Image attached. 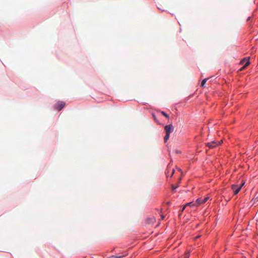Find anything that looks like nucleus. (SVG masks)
I'll list each match as a JSON object with an SVG mask.
<instances>
[{"label":"nucleus","instance_id":"nucleus-20","mask_svg":"<svg viewBox=\"0 0 258 258\" xmlns=\"http://www.w3.org/2000/svg\"><path fill=\"white\" fill-rule=\"evenodd\" d=\"M181 178H180L179 179V180H178V181H179V182H180V180H181Z\"/></svg>","mask_w":258,"mask_h":258},{"label":"nucleus","instance_id":"nucleus-14","mask_svg":"<svg viewBox=\"0 0 258 258\" xmlns=\"http://www.w3.org/2000/svg\"><path fill=\"white\" fill-rule=\"evenodd\" d=\"M108 258H119V257H117V255H111Z\"/></svg>","mask_w":258,"mask_h":258},{"label":"nucleus","instance_id":"nucleus-6","mask_svg":"<svg viewBox=\"0 0 258 258\" xmlns=\"http://www.w3.org/2000/svg\"><path fill=\"white\" fill-rule=\"evenodd\" d=\"M249 63H250L249 61L247 60L246 63L244 64V66L242 68V69L241 70H242V69H245L246 67H247L249 64Z\"/></svg>","mask_w":258,"mask_h":258},{"label":"nucleus","instance_id":"nucleus-9","mask_svg":"<svg viewBox=\"0 0 258 258\" xmlns=\"http://www.w3.org/2000/svg\"><path fill=\"white\" fill-rule=\"evenodd\" d=\"M208 79H204L202 83H201V86L202 87H204V85L205 84V83H206Z\"/></svg>","mask_w":258,"mask_h":258},{"label":"nucleus","instance_id":"nucleus-3","mask_svg":"<svg viewBox=\"0 0 258 258\" xmlns=\"http://www.w3.org/2000/svg\"><path fill=\"white\" fill-rule=\"evenodd\" d=\"M221 142H222V141H221L220 142H218V143L215 141H213L211 143H207V146H208L210 149H212L215 148L218 145H220L221 144Z\"/></svg>","mask_w":258,"mask_h":258},{"label":"nucleus","instance_id":"nucleus-10","mask_svg":"<svg viewBox=\"0 0 258 258\" xmlns=\"http://www.w3.org/2000/svg\"><path fill=\"white\" fill-rule=\"evenodd\" d=\"M185 205H186V207L187 206H189L190 207H192V206L195 205V204H194L192 202H190V203H188L185 204Z\"/></svg>","mask_w":258,"mask_h":258},{"label":"nucleus","instance_id":"nucleus-12","mask_svg":"<svg viewBox=\"0 0 258 258\" xmlns=\"http://www.w3.org/2000/svg\"><path fill=\"white\" fill-rule=\"evenodd\" d=\"M150 221L148 222V223H154L155 221V219L154 218L149 219Z\"/></svg>","mask_w":258,"mask_h":258},{"label":"nucleus","instance_id":"nucleus-21","mask_svg":"<svg viewBox=\"0 0 258 258\" xmlns=\"http://www.w3.org/2000/svg\"><path fill=\"white\" fill-rule=\"evenodd\" d=\"M181 178H180L179 179V180H178V181H179V182H180V180H181Z\"/></svg>","mask_w":258,"mask_h":258},{"label":"nucleus","instance_id":"nucleus-13","mask_svg":"<svg viewBox=\"0 0 258 258\" xmlns=\"http://www.w3.org/2000/svg\"><path fill=\"white\" fill-rule=\"evenodd\" d=\"M127 255V253H126V254H123V255H119V254H118V255H117V257H119V258H122V257H123L124 256H125Z\"/></svg>","mask_w":258,"mask_h":258},{"label":"nucleus","instance_id":"nucleus-2","mask_svg":"<svg viewBox=\"0 0 258 258\" xmlns=\"http://www.w3.org/2000/svg\"><path fill=\"white\" fill-rule=\"evenodd\" d=\"M66 104L63 101H58L54 105V108L56 111H59L64 107Z\"/></svg>","mask_w":258,"mask_h":258},{"label":"nucleus","instance_id":"nucleus-19","mask_svg":"<svg viewBox=\"0 0 258 258\" xmlns=\"http://www.w3.org/2000/svg\"><path fill=\"white\" fill-rule=\"evenodd\" d=\"M153 117H154V119H156L155 115V114H153Z\"/></svg>","mask_w":258,"mask_h":258},{"label":"nucleus","instance_id":"nucleus-17","mask_svg":"<svg viewBox=\"0 0 258 258\" xmlns=\"http://www.w3.org/2000/svg\"><path fill=\"white\" fill-rule=\"evenodd\" d=\"M161 218L162 220H163L164 219V216H163V215H161Z\"/></svg>","mask_w":258,"mask_h":258},{"label":"nucleus","instance_id":"nucleus-4","mask_svg":"<svg viewBox=\"0 0 258 258\" xmlns=\"http://www.w3.org/2000/svg\"><path fill=\"white\" fill-rule=\"evenodd\" d=\"M164 128L166 134H170L173 131V127L171 124L167 125Z\"/></svg>","mask_w":258,"mask_h":258},{"label":"nucleus","instance_id":"nucleus-8","mask_svg":"<svg viewBox=\"0 0 258 258\" xmlns=\"http://www.w3.org/2000/svg\"><path fill=\"white\" fill-rule=\"evenodd\" d=\"M169 136H170V134H166V135H165V136L164 137V138L165 142H166L168 140V139L169 138Z\"/></svg>","mask_w":258,"mask_h":258},{"label":"nucleus","instance_id":"nucleus-11","mask_svg":"<svg viewBox=\"0 0 258 258\" xmlns=\"http://www.w3.org/2000/svg\"><path fill=\"white\" fill-rule=\"evenodd\" d=\"M178 187V185H176V186H174V185H171L172 190H175V189H176Z\"/></svg>","mask_w":258,"mask_h":258},{"label":"nucleus","instance_id":"nucleus-18","mask_svg":"<svg viewBox=\"0 0 258 258\" xmlns=\"http://www.w3.org/2000/svg\"><path fill=\"white\" fill-rule=\"evenodd\" d=\"M251 19V17H249L247 19V21H248L250 20V19Z\"/></svg>","mask_w":258,"mask_h":258},{"label":"nucleus","instance_id":"nucleus-5","mask_svg":"<svg viewBox=\"0 0 258 258\" xmlns=\"http://www.w3.org/2000/svg\"><path fill=\"white\" fill-rule=\"evenodd\" d=\"M209 198L208 197H205L204 199L199 198L197 200L196 203H197L198 205H199L201 204L206 203L209 200Z\"/></svg>","mask_w":258,"mask_h":258},{"label":"nucleus","instance_id":"nucleus-7","mask_svg":"<svg viewBox=\"0 0 258 258\" xmlns=\"http://www.w3.org/2000/svg\"><path fill=\"white\" fill-rule=\"evenodd\" d=\"M184 258H189V252L186 251L184 253Z\"/></svg>","mask_w":258,"mask_h":258},{"label":"nucleus","instance_id":"nucleus-22","mask_svg":"<svg viewBox=\"0 0 258 258\" xmlns=\"http://www.w3.org/2000/svg\"><path fill=\"white\" fill-rule=\"evenodd\" d=\"M174 172V170H173L172 174H173Z\"/></svg>","mask_w":258,"mask_h":258},{"label":"nucleus","instance_id":"nucleus-15","mask_svg":"<svg viewBox=\"0 0 258 258\" xmlns=\"http://www.w3.org/2000/svg\"><path fill=\"white\" fill-rule=\"evenodd\" d=\"M163 115L166 117V118H169V114H163Z\"/></svg>","mask_w":258,"mask_h":258},{"label":"nucleus","instance_id":"nucleus-23","mask_svg":"<svg viewBox=\"0 0 258 258\" xmlns=\"http://www.w3.org/2000/svg\"><path fill=\"white\" fill-rule=\"evenodd\" d=\"M161 113H164V111H162Z\"/></svg>","mask_w":258,"mask_h":258},{"label":"nucleus","instance_id":"nucleus-1","mask_svg":"<svg viewBox=\"0 0 258 258\" xmlns=\"http://www.w3.org/2000/svg\"><path fill=\"white\" fill-rule=\"evenodd\" d=\"M244 184V182H242L240 183L239 185L237 184H233L231 186V188L234 192V195L237 194L239 191L240 190L241 188Z\"/></svg>","mask_w":258,"mask_h":258},{"label":"nucleus","instance_id":"nucleus-16","mask_svg":"<svg viewBox=\"0 0 258 258\" xmlns=\"http://www.w3.org/2000/svg\"><path fill=\"white\" fill-rule=\"evenodd\" d=\"M185 207H186V205H184L181 210V212L183 211V210L185 209Z\"/></svg>","mask_w":258,"mask_h":258}]
</instances>
